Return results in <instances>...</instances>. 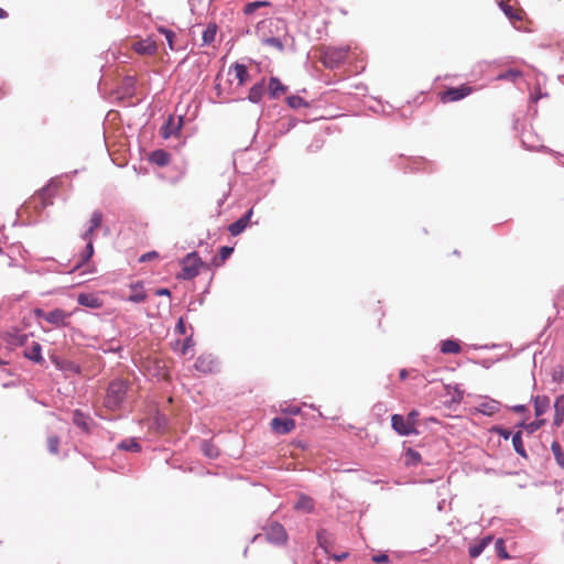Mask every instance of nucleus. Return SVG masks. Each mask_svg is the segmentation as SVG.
Returning <instances> with one entry per match:
<instances>
[{
  "instance_id": "obj_9",
  "label": "nucleus",
  "mask_w": 564,
  "mask_h": 564,
  "mask_svg": "<svg viewBox=\"0 0 564 564\" xmlns=\"http://www.w3.org/2000/svg\"><path fill=\"white\" fill-rule=\"evenodd\" d=\"M183 126V118L178 117L177 121H175L173 116H170L166 122L161 127L160 134L163 139H169L173 134H176Z\"/></svg>"
},
{
  "instance_id": "obj_55",
  "label": "nucleus",
  "mask_w": 564,
  "mask_h": 564,
  "mask_svg": "<svg viewBox=\"0 0 564 564\" xmlns=\"http://www.w3.org/2000/svg\"><path fill=\"white\" fill-rule=\"evenodd\" d=\"M528 409L524 404H517V405L511 406V411H513L516 413H524Z\"/></svg>"
},
{
  "instance_id": "obj_39",
  "label": "nucleus",
  "mask_w": 564,
  "mask_h": 564,
  "mask_svg": "<svg viewBox=\"0 0 564 564\" xmlns=\"http://www.w3.org/2000/svg\"><path fill=\"white\" fill-rule=\"evenodd\" d=\"M52 194H53V188L47 186L40 191V193L37 194V198L41 199L43 206H46V205L52 204V200H51Z\"/></svg>"
},
{
  "instance_id": "obj_29",
  "label": "nucleus",
  "mask_w": 564,
  "mask_h": 564,
  "mask_svg": "<svg viewBox=\"0 0 564 564\" xmlns=\"http://www.w3.org/2000/svg\"><path fill=\"white\" fill-rule=\"evenodd\" d=\"M422 457H421V454L413 449V448H408L405 454H404V464L408 466V467H415L417 466V464L421 462Z\"/></svg>"
},
{
  "instance_id": "obj_53",
  "label": "nucleus",
  "mask_w": 564,
  "mask_h": 564,
  "mask_svg": "<svg viewBox=\"0 0 564 564\" xmlns=\"http://www.w3.org/2000/svg\"><path fill=\"white\" fill-rule=\"evenodd\" d=\"M193 339L192 337H187L184 343H183V347H182V352L185 355L187 352V350L193 347Z\"/></svg>"
},
{
  "instance_id": "obj_45",
  "label": "nucleus",
  "mask_w": 564,
  "mask_h": 564,
  "mask_svg": "<svg viewBox=\"0 0 564 564\" xmlns=\"http://www.w3.org/2000/svg\"><path fill=\"white\" fill-rule=\"evenodd\" d=\"M47 446L51 454H57L58 453V446H59V438L55 435L50 436L47 438Z\"/></svg>"
},
{
  "instance_id": "obj_46",
  "label": "nucleus",
  "mask_w": 564,
  "mask_h": 564,
  "mask_svg": "<svg viewBox=\"0 0 564 564\" xmlns=\"http://www.w3.org/2000/svg\"><path fill=\"white\" fill-rule=\"evenodd\" d=\"M232 252H234V247L223 246L219 249L220 261L224 262L225 260H227L231 256Z\"/></svg>"
},
{
  "instance_id": "obj_20",
  "label": "nucleus",
  "mask_w": 564,
  "mask_h": 564,
  "mask_svg": "<svg viewBox=\"0 0 564 564\" xmlns=\"http://www.w3.org/2000/svg\"><path fill=\"white\" fill-rule=\"evenodd\" d=\"M25 358L36 362L41 364L44 361L42 357V346L39 343H33L30 348H26L24 351Z\"/></svg>"
},
{
  "instance_id": "obj_59",
  "label": "nucleus",
  "mask_w": 564,
  "mask_h": 564,
  "mask_svg": "<svg viewBox=\"0 0 564 564\" xmlns=\"http://www.w3.org/2000/svg\"><path fill=\"white\" fill-rule=\"evenodd\" d=\"M295 124H296V120L295 119H290L285 130L289 131L291 128L295 127Z\"/></svg>"
},
{
  "instance_id": "obj_3",
  "label": "nucleus",
  "mask_w": 564,
  "mask_h": 564,
  "mask_svg": "<svg viewBox=\"0 0 564 564\" xmlns=\"http://www.w3.org/2000/svg\"><path fill=\"white\" fill-rule=\"evenodd\" d=\"M182 272L178 274V278L183 280H192L199 273V268L203 262L197 252H191L186 254L182 261Z\"/></svg>"
},
{
  "instance_id": "obj_58",
  "label": "nucleus",
  "mask_w": 564,
  "mask_h": 564,
  "mask_svg": "<svg viewBox=\"0 0 564 564\" xmlns=\"http://www.w3.org/2000/svg\"><path fill=\"white\" fill-rule=\"evenodd\" d=\"M228 195H229V191L226 194H224L223 197L218 200V207H221L224 205Z\"/></svg>"
},
{
  "instance_id": "obj_24",
  "label": "nucleus",
  "mask_w": 564,
  "mask_h": 564,
  "mask_svg": "<svg viewBox=\"0 0 564 564\" xmlns=\"http://www.w3.org/2000/svg\"><path fill=\"white\" fill-rule=\"evenodd\" d=\"M286 91V86H284L279 78L271 77L269 82V95L271 98L275 99L281 94Z\"/></svg>"
},
{
  "instance_id": "obj_44",
  "label": "nucleus",
  "mask_w": 564,
  "mask_h": 564,
  "mask_svg": "<svg viewBox=\"0 0 564 564\" xmlns=\"http://www.w3.org/2000/svg\"><path fill=\"white\" fill-rule=\"evenodd\" d=\"M544 423V420H535L529 424H525V423H521V426H523L528 433H534L535 431H538Z\"/></svg>"
},
{
  "instance_id": "obj_5",
  "label": "nucleus",
  "mask_w": 564,
  "mask_h": 564,
  "mask_svg": "<svg viewBox=\"0 0 564 564\" xmlns=\"http://www.w3.org/2000/svg\"><path fill=\"white\" fill-rule=\"evenodd\" d=\"M267 540L275 545H283L288 541V533L284 527L279 522H271L265 529Z\"/></svg>"
},
{
  "instance_id": "obj_30",
  "label": "nucleus",
  "mask_w": 564,
  "mask_h": 564,
  "mask_svg": "<svg viewBox=\"0 0 564 564\" xmlns=\"http://www.w3.org/2000/svg\"><path fill=\"white\" fill-rule=\"evenodd\" d=\"M232 70L235 73L236 78L238 79L239 85H245L249 77L247 67L243 64L236 63L232 66Z\"/></svg>"
},
{
  "instance_id": "obj_10",
  "label": "nucleus",
  "mask_w": 564,
  "mask_h": 564,
  "mask_svg": "<svg viewBox=\"0 0 564 564\" xmlns=\"http://www.w3.org/2000/svg\"><path fill=\"white\" fill-rule=\"evenodd\" d=\"M44 319L54 326H65L69 314L63 310L55 308L43 314Z\"/></svg>"
},
{
  "instance_id": "obj_42",
  "label": "nucleus",
  "mask_w": 564,
  "mask_h": 564,
  "mask_svg": "<svg viewBox=\"0 0 564 564\" xmlns=\"http://www.w3.org/2000/svg\"><path fill=\"white\" fill-rule=\"evenodd\" d=\"M101 223H102V213L100 210H95L91 214V217L88 221V227L96 230L97 228L100 227Z\"/></svg>"
},
{
  "instance_id": "obj_40",
  "label": "nucleus",
  "mask_w": 564,
  "mask_h": 564,
  "mask_svg": "<svg viewBox=\"0 0 564 564\" xmlns=\"http://www.w3.org/2000/svg\"><path fill=\"white\" fill-rule=\"evenodd\" d=\"M119 448L129 452H139L140 445L134 438L124 440L119 444Z\"/></svg>"
},
{
  "instance_id": "obj_18",
  "label": "nucleus",
  "mask_w": 564,
  "mask_h": 564,
  "mask_svg": "<svg viewBox=\"0 0 564 564\" xmlns=\"http://www.w3.org/2000/svg\"><path fill=\"white\" fill-rule=\"evenodd\" d=\"M316 540L318 546L323 549L326 554H328L329 547L334 542L332 535L325 529H321L316 533Z\"/></svg>"
},
{
  "instance_id": "obj_52",
  "label": "nucleus",
  "mask_w": 564,
  "mask_h": 564,
  "mask_svg": "<svg viewBox=\"0 0 564 564\" xmlns=\"http://www.w3.org/2000/svg\"><path fill=\"white\" fill-rule=\"evenodd\" d=\"M284 413L289 414H297L300 412V408L297 405H288L281 410Z\"/></svg>"
},
{
  "instance_id": "obj_48",
  "label": "nucleus",
  "mask_w": 564,
  "mask_h": 564,
  "mask_svg": "<svg viewBox=\"0 0 564 564\" xmlns=\"http://www.w3.org/2000/svg\"><path fill=\"white\" fill-rule=\"evenodd\" d=\"M404 419L410 423V425L415 427L419 419V412L416 410H412L408 413L406 417Z\"/></svg>"
},
{
  "instance_id": "obj_50",
  "label": "nucleus",
  "mask_w": 564,
  "mask_h": 564,
  "mask_svg": "<svg viewBox=\"0 0 564 564\" xmlns=\"http://www.w3.org/2000/svg\"><path fill=\"white\" fill-rule=\"evenodd\" d=\"M371 560H372V562H375L377 564H384V563L389 562V556L384 553H381V554L373 555Z\"/></svg>"
},
{
  "instance_id": "obj_41",
  "label": "nucleus",
  "mask_w": 564,
  "mask_h": 564,
  "mask_svg": "<svg viewBox=\"0 0 564 564\" xmlns=\"http://www.w3.org/2000/svg\"><path fill=\"white\" fill-rule=\"evenodd\" d=\"M286 101L288 105L293 109L308 106V104L302 97L295 95L288 97Z\"/></svg>"
},
{
  "instance_id": "obj_4",
  "label": "nucleus",
  "mask_w": 564,
  "mask_h": 564,
  "mask_svg": "<svg viewBox=\"0 0 564 564\" xmlns=\"http://www.w3.org/2000/svg\"><path fill=\"white\" fill-rule=\"evenodd\" d=\"M94 229L87 227L80 235L82 239L86 241L85 249L78 254V259L70 271L77 270L83 267L94 254L93 236Z\"/></svg>"
},
{
  "instance_id": "obj_11",
  "label": "nucleus",
  "mask_w": 564,
  "mask_h": 564,
  "mask_svg": "<svg viewBox=\"0 0 564 564\" xmlns=\"http://www.w3.org/2000/svg\"><path fill=\"white\" fill-rule=\"evenodd\" d=\"M253 214L252 209H249L242 217H240L238 220L234 221L229 225L228 231L231 236H238L248 227L251 216Z\"/></svg>"
},
{
  "instance_id": "obj_1",
  "label": "nucleus",
  "mask_w": 564,
  "mask_h": 564,
  "mask_svg": "<svg viewBox=\"0 0 564 564\" xmlns=\"http://www.w3.org/2000/svg\"><path fill=\"white\" fill-rule=\"evenodd\" d=\"M129 389V383L122 379L112 380L107 388L104 404L107 409L111 411H117L121 409L123 405L127 393Z\"/></svg>"
},
{
  "instance_id": "obj_26",
  "label": "nucleus",
  "mask_w": 564,
  "mask_h": 564,
  "mask_svg": "<svg viewBox=\"0 0 564 564\" xmlns=\"http://www.w3.org/2000/svg\"><path fill=\"white\" fill-rule=\"evenodd\" d=\"M294 508L296 510H301V511H304L306 513H311L313 512L314 510V501L312 498L307 497V496H300V498L297 499Z\"/></svg>"
},
{
  "instance_id": "obj_62",
  "label": "nucleus",
  "mask_w": 564,
  "mask_h": 564,
  "mask_svg": "<svg viewBox=\"0 0 564 564\" xmlns=\"http://www.w3.org/2000/svg\"><path fill=\"white\" fill-rule=\"evenodd\" d=\"M444 503H445V500H443L442 502H440V503H438L437 509H438L440 511H442V510H443V506H444Z\"/></svg>"
},
{
  "instance_id": "obj_19",
  "label": "nucleus",
  "mask_w": 564,
  "mask_h": 564,
  "mask_svg": "<svg viewBox=\"0 0 564 564\" xmlns=\"http://www.w3.org/2000/svg\"><path fill=\"white\" fill-rule=\"evenodd\" d=\"M132 293L129 295L128 301L132 303H141L145 301L147 294L143 291V286L141 282H135L130 285Z\"/></svg>"
},
{
  "instance_id": "obj_15",
  "label": "nucleus",
  "mask_w": 564,
  "mask_h": 564,
  "mask_svg": "<svg viewBox=\"0 0 564 564\" xmlns=\"http://www.w3.org/2000/svg\"><path fill=\"white\" fill-rule=\"evenodd\" d=\"M492 535H486L476 543L471 544L468 549L469 556L473 558L478 557L484 550L492 542Z\"/></svg>"
},
{
  "instance_id": "obj_25",
  "label": "nucleus",
  "mask_w": 564,
  "mask_h": 564,
  "mask_svg": "<svg viewBox=\"0 0 564 564\" xmlns=\"http://www.w3.org/2000/svg\"><path fill=\"white\" fill-rule=\"evenodd\" d=\"M170 154L164 150H155L151 153L150 160L158 166H165L170 163Z\"/></svg>"
},
{
  "instance_id": "obj_34",
  "label": "nucleus",
  "mask_w": 564,
  "mask_h": 564,
  "mask_svg": "<svg viewBox=\"0 0 564 564\" xmlns=\"http://www.w3.org/2000/svg\"><path fill=\"white\" fill-rule=\"evenodd\" d=\"M262 44L274 47L279 52H282L284 50V43L280 36L263 37Z\"/></svg>"
},
{
  "instance_id": "obj_14",
  "label": "nucleus",
  "mask_w": 564,
  "mask_h": 564,
  "mask_svg": "<svg viewBox=\"0 0 564 564\" xmlns=\"http://www.w3.org/2000/svg\"><path fill=\"white\" fill-rule=\"evenodd\" d=\"M133 48L139 54L152 55L156 52L158 46L155 41H153L152 39H147L134 43Z\"/></svg>"
},
{
  "instance_id": "obj_47",
  "label": "nucleus",
  "mask_w": 564,
  "mask_h": 564,
  "mask_svg": "<svg viewBox=\"0 0 564 564\" xmlns=\"http://www.w3.org/2000/svg\"><path fill=\"white\" fill-rule=\"evenodd\" d=\"M491 431L501 436L503 440H508L511 436V432L502 426H494Z\"/></svg>"
},
{
  "instance_id": "obj_23",
  "label": "nucleus",
  "mask_w": 564,
  "mask_h": 564,
  "mask_svg": "<svg viewBox=\"0 0 564 564\" xmlns=\"http://www.w3.org/2000/svg\"><path fill=\"white\" fill-rule=\"evenodd\" d=\"M550 408V398L546 395H536L534 398V412L539 417L543 415Z\"/></svg>"
},
{
  "instance_id": "obj_31",
  "label": "nucleus",
  "mask_w": 564,
  "mask_h": 564,
  "mask_svg": "<svg viewBox=\"0 0 564 564\" xmlns=\"http://www.w3.org/2000/svg\"><path fill=\"white\" fill-rule=\"evenodd\" d=\"M512 445H513V449L516 451V453L518 455L527 458L528 455H527V452H525L523 443H522L521 432H517L512 435Z\"/></svg>"
},
{
  "instance_id": "obj_13",
  "label": "nucleus",
  "mask_w": 564,
  "mask_h": 564,
  "mask_svg": "<svg viewBox=\"0 0 564 564\" xmlns=\"http://www.w3.org/2000/svg\"><path fill=\"white\" fill-rule=\"evenodd\" d=\"M501 408V403L494 399H487L480 402L477 406V411L484 415L491 416L497 413Z\"/></svg>"
},
{
  "instance_id": "obj_57",
  "label": "nucleus",
  "mask_w": 564,
  "mask_h": 564,
  "mask_svg": "<svg viewBox=\"0 0 564 564\" xmlns=\"http://www.w3.org/2000/svg\"><path fill=\"white\" fill-rule=\"evenodd\" d=\"M333 560H335L336 562H341L343 560L347 558L348 557V553L347 552H343L340 554H333L332 555Z\"/></svg>"
},
{
  "instance_id": "obj_37",
  "label": "nucleus",
  "mask_w": 564,
  "mask_h": 564,
  "mask_svg": "<svg viewBox=\"0 0 564 564\" xmlns=\"http://www.w3.org/2000/svg\"><path fill=\"white\" fill-rule=\"evenodd\" d=\"M268 6H270V2H268V1H253V2H249V3H247L245 6L243 12H245V14H252L258 9H260L262 7H268Z\"/></svg>"
},
{
  "instance_id": "obj_61",
  "label": "nucleus",
  "mask_w": 564,
  "mask_h": 564,
  "mask_svg": "<svg viewBox=\"0 0 564 564\" xmlns=\"http://www.w3.org/2000/svg\"><path fill=\"white\" fill-rule=\"evenodd\" d=\"M8 17V13L6 10H3L2 8H0V19H4Z\"/></svg>"
},
{
  "instance_id": "obj_17",
  "label": "nucleus",
  "mask_w": 564,
  "mask_h": 564,
  "mask_svg": "<svg viewBox=\"0 0 564 564\" xmlns=\"http://www.w3.org/2000/svg\"><path fill=\"white\" fill-rule=\"evenodd\" d=\"M78 304L89 308H99L101 307V301L94 294L89 293H80L77 297Z\"/></svg>"
},
{
  "instance_id": "obj_51",
  "label": "nucleus",
  "mask_w": 564,
  "mask_h": 564,
  "mask_svg": "<svg viewBox=\"0 0 564 564\" xmlns=\"http://www.w3.org/2000/svg\"><path fill=\"white\" fill-rule=\"evenodd\" d=\"M175 332H177L181 335H185L186 334V326H185V323H184L182 317L178 318V321L176 323Z\"/></svg>"
},
{
  "instance_id": "obj_28",
  "label": "nucleus",
  "mask_w": 564,
  "mask_h": 564,
  "mask_svg": "<svg viewBox=\"0 0 564 564\" xmlns=\"http://www.w3.org/2000/svg\"><path fill=\"white\" fill-rule=\"evenodd\" d=\"M441 351L443 354H458L460 352L459 343L454 339H445L441 341Z\"/></svg>"
},
{
  "instance_id": "obj_22",
  "label": "nucleus",
  "mask_w": 564,
  "mask_h": 564,
  "mask_svg": "<svg viewBox=\"0 0 564 564\" xmlns=\"http://www.w3.org/2000/svg\"><path fill=\"white\" fill-rule=\"evenodd\" d=\"M263 94H264V82L261 80V82L254 84L250 88L249 95H248V100L253 104H258L261 101Z\"/></svg>"
},
{
  "instance_id": "obj_16",
  "label": "nucleus",
  "mask_w": 564,
  "mask_h": 564,
  "mask_svg": "<svg viewBox=\"0 0 564 564\" xmlns=\"http://www.w3.org/2000/svg\"><path fill=\"white\" fill-rule=\"evenodd\" d=\"M553 425L560 427L564 422V394L555 399Z\"/></svg>"
},
{
  "instance_id": "obj_27",
  "label": "nucleus",
  "mask_w": 564,
  "mask_h": 564,
  "mask_svg": "<svg viewBox=\"0 0 564 564\" xmlns=\"http://www.w3.org/2000/svg\"><path fill=\"white\" fill-rule=\"evenodd\" d=\"M217 35V25L215 23H209L203 32V45H210Z\"/></svg>"
},
{
  "instance_id": "obj_6",
  "label": "nucleus",
  "mask_w": 564,
  "mask_h": 564,
  "mask_svg": "<svg viewBox=\"0 0 564 564\" xmlns=\"http://www.w3.org/2000/svg\"><path fill=\"white\" fill-rule=\"evenodd\" d=\"M194 367L199 372L212 373L217 370L218 361L213 355L203 354L196 359Z\"/></svg>"
},
{
  "instance_id": "obj_60",
  "label": "nucleus",
  "mask_w": 564,
  "mask_h": 564,
  "mask_svg": "<svg viewBox=\"0 0 564 564\" xmlns=\"http://www.w3.org/2000/svg\"><path fill=\"white\" fill-rule=\"evenodd\" d=\"M401 380H405L408 378V371L402 369L399 373Z\"/></svg>"
},
{
  "instance_id": "obj_54",
  "label": "nucleus",
  "mask_w": 564,
  "mask_h": 564,
  "mask_svg": "<svg viewBox=\"0 0 564 564\" xmlns=\"http://www.w3.org/2000/svg\"><path fill=\"white\" fill-rule=\"evenodd\" d=\"M155 295L158 296H171V291L166 288H162V289H156L155 290Z\"/></svg>"
},
{
  "instance_id": "obj_2",
  "label": "nucleus",
  "mask_w": 564,
  "mask_h": 564,
  "mask_svg": "<svg viewBox=\"0 0 564 564\" xmlns=\"http://www.w3.org/2000/svg\"><path fill=\"white\" fill-rule=\"evenodd\" d=\"M350 46H328L325 47L322 55L323 64L330 69L338 68L346 61Z\"/></svg>"
},
{
  "instance_id": "obj_56",
  "label": "nucleus",
  "mask_w": 564,
  "mask_h": 564,
  "mask_svg": "<svg viewBox=\"0 0 564 564\" xmlns=\"http://www.w3.org/2000/svg\"><path fill=\"white\" fill-rule=\"evenodd\" d=\"M412 163L414 165L412 170H420L422 169V165L425 164V161L423 159H415L412 161Z\"/></svg>"
},
{
  "instance_id": "obj_8",
  "label": "nucleus",
  "mask_w": 564,
  "mask_h": 564,
  "mask_svg": "<svg viewBox=\"0 0 564 564\" xmlns=\"http://www.w3.org/2000/svg\"><path fill=\"white\" fill-rule=\"evenodd\" d=\"M471 93V88L468 86L452 87L445 90L442 95V101L453 102L458 101L467 97Z\"/></svg>"
},
{
  "instance_id": "obj_32",
  "label": "nucleus",
  "mask_w": 564,
  "mask_h": 564,
  "mask_svg": "<svg viewBox=\"0 0 564 564\" xmlns=\"http://www.w3.org/2000/svg\"><path fill=\"white\" fill-rule=\"evenodd\" d=\"M551 451L553 453L556 464L564 469V453L557 441H553L551 444Z\"/></svg>"
},
{
  "instance_id": "obj_49",
  "label": "nucleus",
  "mask_w": 564,
  "mask_h": 564,
  "mask_svg": "<svg viewBox=\"0 0 564 564\" xmlns=\"http://www.w3.org/2000/svg\"><path fill=\"white\" fill-rule=\"evenodd\" d=\"M159 257V253L156 251H150V252H147V253H143L140 258H139V262H148V261H151L155 258Z\"/></svg>"
},
{
  "instance_id": "obj_7",
  "label": "nucleus",
  "mask_w": 564,
  "mask_h": 564,
  "mask_svg": "<svg viewBox=\"0 0 564 564\" xmlns=\"http://www.w3.org/2000/svg\"><path fill=\"white\" fill-rule=\"evenodd\" d=\"M392 429L402 436H408L412 434H417L416 427L410 425V423L404 419L403 415L393 414L391 417Z\"/></svg>"
},
{
  "instance_id": "obj_35",
  "label": "nucleus",
  "mask_w": 564,
  "mask_h": 564,
  "mask_svg": "<svg viewBox=\"0 0 564 564\" xmlns=\"http://www.w3.org/2000/svg\"><path fill=\"white\" fill-rule=\"evenodd\" d=\"M158 32L160 34L164 35V37L167 42L169 48L174 51L175 50V45H174L175 33H174V31L161 25V26H158Z\"/></svg>"
},
{
  "instance_id": "obj_33",
  "label": "nucleus",
  "mask_w": 564,
  "mask_h": 564,
  "mask_svg": "<svg viewBox=\"0 0 564 564\" xmlns=\"http://www.w3.org/2000/svg\"><path fill=\"white\" fill-rule=\"evenodd\" d=\"M522 76V72L519 69H508L497 75V80H508L516 83L518 78Z\"/></svg>"
},
{
  "instance_id": "obj_43",
  "label": "nucleus",
  "mask_w": 564,
  "mask_h": 564,
  "mask_svg": "<svg viewBox=\"0 0 564 564\" xmlns=\"http://www.w3.org/2000/svg\"><path fill=\"white\" fill-rule=\"evenodd\" d=\"M495 550H496V553H497V556L501 560H508L509 558V554L505 547V542L502 539H498L496 542H495Z\"/></svg>"
},
{
  "instance_id": "obj_12",
  "label": "nucleus",
  "mask_w": 564,
  "mask_h": 564,
  "mask_svg": "<svg viewBox=\"0 0 564 564\" xmlns=\"http://www.w3.org/2000/svg\"><path fill=\"white\" fill-rule=\"evenodd\" d=\"M295 426V422L292 419L286 417H274L271 421V427L273 431L280 434H286L291 432Z\"/></svg>"
},
{
  "instance_id": "obj_38",
  "label": "nucleus",
  "mask_w": 564,
  "mask_h": 564,
  "mask_svg": "<svg viewBox=\"0 0 564 564\" xmlns=\"http://www.w3.org/2000/svg\"><path fill=\"white\" fill-rule=\"evenodd\" d=\"M500 9L503 11V13L508 17L510 20H520L521 17L517 13V11L509 4H507L503 1L499 2Z\"/></svg>"
},
{
  "instance_id": "obj_63",
  "label": "nucleus",
  "mask_w": 564,
  "mask_h": 564,
  "mask_svg": "<svg viewBox=\"0 0 564 564\" xmlns=\"http://www.w3.org/2000/svg\"><path fill=\"white\" fill-rule=\"evenodd\" d=\"M293 564H297L296 561H294Z\"/></svg>"
},
{
  "instance_id": "obj_36",
  "label": "nucleus",
  "mask_w": 564,
  "mask_h": 564,
  "mask_svg": "<svg viewBox=\"0 0 564 564\" xmlns=\"http://www.w3.org/2000/svg\"><path fill=\"white\" fill-rule=\"evenodd\" d=\"M202 451L204 455L208 458H216L219 455L217 447L210 442H204L202 444Z\"/></svg>"
},
{
  "instance_id": "obj_21",
  "label": "nucleus",
  "mask_w": 564,
  "mask_h": 564,
  "mask_svg": "<svg viewBox=\"0 0 564 564\" xmlns=\"http://www.w3.org/2000/svg\"><path fill=\"white\" fill-rule=\"evenodd\" d=\"M73 423L84 432L89 431V416L78 409L73 412Z\"/></svg>"
}]
</instances>
